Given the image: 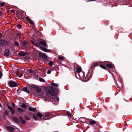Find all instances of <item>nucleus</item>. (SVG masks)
I'll return each mask as SVG.
<instances>
[{
	"label": "nucleus",
	"instance_id": "obj_13",
	"mask_svg": "<svg viewBox=\"0 0 132 132\" xmlns=\"http://www.w3.org/2000/svg\"><path fill=\"white\" fill-rule=\"evenodd\" d=\"M19 118L16 117H14L13 118V120L14 121L17 123H20V120Z\"/></svg>",
	"mask_w": 132,
	"mask_h": 132
},
{
	"label": "nucleus",
	"instance_id": "obj_18",
	"mask_svg": "<svg viewBox=\"0 0 132 132\" xmlns=\"http://www.w3.org/2000/svg\"><path fill=\"white\" fill-rule=\"evenodd\" d=\"M24 118L25 119L27 120H29L31 119V117L30 116H27L25 115L24 116Z\"/></svg>",
	"mask_w": 132,
	"mask_h": 132
},
{
	"label": "nucleus",
	"instance_id": "obj_8",
	"mask_svg": "<svg viewBox=\"0 0 132 132\" xmlns=\"http://www.w3.org/2000/svg\"><path fill=\"white\" fill-rule=\"evenodd\" d=\"M8 108L10 110V111L12 114H13L15 113V111L14 109L11 106H8Z\"/></svg>",
	"mask_w": 132,
	"mask_h": 132
},
{
	"label": "nucleus",
	"instance_id": "obj_31",
	"mask_svg": "<svg viewBox=\"0 0 132 132\" xmlns=\"http://www.w3.org/2000/svg\"><path fill=\"white\" fill-rule=\"evenodd\" d=\"M39 80L40 82H45V80L43 79V78H39Z\"/></svg>",
	"mask_w": 132,
	"mask_h": 132
},
{
	"label": "nucleus",
	"instance_id": "obj_7",
	"mask_svg": "<svg viewBox=\"0 0 132 132\" xmlns=\"http://www.w3.org/2000/svg\"><path fill=\"white\" fill-rule=\"evenodd\" d=\"M89 121V123L90 125H93L95 124L96 122V121L94 120H93L92 119H87Z\"/></svg>",
	"mask_w": 132,
	"mask_h": 132
},
{
	"label": "nucleus",
	"instance_id": "obj_55",
	"mask_svg": "<svg viewBox=\"0 0 132 132\" xmlns=\"http://www.w3.org/2000/svg\"><path fill=\"white\" fill-rule=\"evenodd\" d=\"M44 119H45V120H46L47 119H46V118H45Z\"/></svg>",
	"mask_w": 132,
	"mask_h": 132
},
{
	"label": "nucleus",
	"instance_id": "obj_30",
	"mask_svg": "<svg viewBox=\"0 0 132 132\" xmlns=\"http://www.w3.org/2000/svg\"><path fill=\"white\" fill-rule=\"evenodd\" d=\"M100 67L102 69H106L105 67L102 64H101L100 65Z\"/></svg>",
	"mask_w": 132,
	"mask_h": 132
},
{
	"label": "nucleus",
	"instance_id": "obj_47",
	"mask_svg": "<svg viewBox=\"0 0 132 132\" xmlns=\"http://www.w3.org/2000/svg\"><path fill=\"white\" fill-rule=\"evenodd\" d=\"M16 74L17 75H20V73L19 72L17 71L16 72Z\"/></svg>",
	"mask_w": 132,
	"mask_h": 132
},
{
	"label": "nucleus",
	"instance_id": "obj_27",
	"mask_svg": "<svg viewBox=\"0 0 132 132\" xmlns=\"http://www.w3.org/2000/svg\"><path fill=\"white\" fill-rule=\"evenodd\" d=\"M66 114H67V115L70 118H71L72 114L70 112L67 111L66 112Z\"/></svg>",
	"mask_w": 132,
	"mask_h": 132
},
{
	"label": "nucleus",
	"instance_id": "obj_46",
	"mask_svg": "<svg viewBox=\"0 0 132 132\" xmlns=\"http://www.w3.org/2000/svg\"><path fill=\"white\" fill-rule=\"evenodd\" d=\"M26 20H27L28 21L30 19L29 18L27 17H26Z\"/></svg>",
	"mask_w": 132,
	"mask_h": 132
},
{
	"label": "nucleus",
	"instance_id": "obj_50",
	"mask_svg": "<svg viewBox=\"0 0 132 132\" xmlns=\"http://www.w3.org/2000/svg\"><path fill=\"white\" fill-rule=\"evenodd\" d=\"M31 42L32 43L33 45H34V43L35 42L33 41H31Z\"/></svg>",
	"mask_w": 132,
	"mask_h": 132
},
{
	"label": "nucleus",
	"instance_id": "obj_44",
	"mask_svg": "<svg viewBox=\"0 0 132 132\" xmlns=\"http://www.w3.org/2000/svg\"><path fill=\"white\" fill-rule=\"evenodd\" d=\"M3 74L1 71L0 70V78H1Z\"/></svg>",
	"mask_w": 132,
	"mask_h": 132
},
{
	"label": "nucleus",
	"instance_id": "obj_17",
	"mask_svg": "<svg viewBox=\"0 0 132 132\" xmlns=\"http://www.w3.org/2000/svg\"><path fill=\"white\" fill-rule=\"evenodd\" d=\"M28 109L29 111H32L33 112H35L37 111L36 108H33L31 107H29Z\"/></svg>",
	"mask_w": 132,
	"mask_h": 132
},
{
	"label": "nucleus",
	"instance_id": "obj_45",
	"mask_svg": "<svg viewBox=\"0 0 132 132\" xmlns=\"http://www.w3.org/2000/svg\"><path fill=\"white\" fill-rule=\"evenodd\" d=\"M11 104L12 106L13 107L15 108V104L13 102H12V103H11Z\"/></svg>",
	"mask_w": 132,
	"mask_h": 132
},
{
	"label": "nucleus",
	"instance_id": "obj_34",
	"mask_svg": "<svg viewBox=\"0 0 132 132\" xmlns=\"http://www.w3.org/2000/svg\"><path fill=\"white\" fill-rule=\"evenodd\" d=\"M48 64L51 66H52L53 65V63L52 61H50L48 63Z\"/></svg>",
	"mask_w": 132,
	"mask_h": 132
},
{
	"label": "nucleus",
	"instance_id": "obj_6",
	"mask_svg": "<svg viewBox=\"0 0 132 132\" xmlns=\"http://www.w3.org/2000/svg\"><path fill=\"white\" fill-rule=\"evenodd\" d=\"M6 128L9 131L11 132H13L15 129V127L13 126L7 127Z\"/></svg>",
	"mask_w": 132,
	"mask_h": 132
},
{
	"label": "nucleus",
	"instance_id": "obj_35",
	"mask_svg": "<svg viewBox=\"0 0 132 132\" xmlns=\"http://www.w3.org/2000/svg\"><path fill=\"white\" fill-rule=\"evenodd\" d=\"M21 25L19 24H18L17 25V27L19 29H21Z\"/></svg>",
	"mask_w": 132,
	"mask_h": 132
},
{
	"label": "nucleus",
	"instance_id": "obj_57",
	"mask_svg": "<svg viewBox=\"0 0 132 132\" xmlns=\"http://www.w3.org/2000/svg\"><path fill=\"white\" fill-rule=\"evenodd\" d=\"M45 101H46V99H45Z\"/></svg>",
	"mask_w": 132,
	"mask_h": 132
},
{
	"label": "nucleus",
	"instance_id": "obj_59",
	"mask_svg": "<svg viewBox=\"0 0 132 132\" xmlns=\"http://www.w3.org/2000/svg\"><path fill=\"white\" fill-rule=\"evenodd\" d=\"M5 92V91H4V92H4V93Z\"/></svg>",
	"mask_w": 132,
	"mask_h": 132
},
{
	"label": "nucleus",
	"instance_id": "obj_9",
	"mask_svg": "<svg viewBox=\"0 0 132 132\" xmlns=\"http://www.w3.org/2000/svg\"><path fill=\"white\" fill-rule=\"evenodd\" d=\"M4 55L6 56H9L10 55V52L8 49H6L4 52Z\"/></svg>",
	"mask_w": 132,
	"mask_h": 132
},
{
	"label": "nucleus",
	"instance_id": "obj_41",
	"mask_svg": "<svg viewBox=\"0 0 132 132\" xmlns=\"http://www.w3.org/2000/svg\"><path fill=\"white\" fill-rule=\"evenodd\" d=\"M28 71L30 73H32L33 72V70L32 69H28Z\"/></svg>",
	"mask_w": 132,
	"mask_h": 132
},
{
	"label": "nucleus",
	"instance_id": "obj_28",
	"mask_svg": "<svg viewBox=\"0 0 132 132\" xmlns=\"http://www.w3.org/2000/svg\"><path fill=\"white\" fill-rule=\"evenodd\" d=\"M16 35L17 36V37H19L20 38H22V35L20 33H17L16 34Z\"/></svg>",
	"mask_w": 132,
	"mask_h": 132
},
{
	"label": "nucleus",
	"instance_id": "obj_11",
	"mask_svg": "<svg viewBox=\"0 0 132 132\" xmlns=\"http://www.w3.org/2000/svg\"><path fill=\"white\" fill-rule=\"evenodd\" d=\"M20 121V123L23 124H25L26 123V121L23 119L22 117L21 116H20L19 117Z\"/></svg>",
	"mask_w": 132,
	"mask_h": 132
},
{
	"label": "nucleus",
	"instance_id": "obj_33",
	"mask_svg": "<svg viewBox=\"0 0 132 132\" xmlns=\"http://www.w3.org/2000/svg\"><path fill=\"white\" fill-rule=\"evenodd\" d=\"M5 5V3L4 2H2L0 3V6L1 7H3Z\"/></svg>",
	"mask_w": 132,
	"mask_h": 132
},
{
	"label": "nucleus",
	"instance_id": "obj_40",
	"mask_svg": "<svg viewBox=\"0 0 132 132\" xmlns=\"http://www.w3.org/2000/svg\"><path fill=\"white\" fill-rule=\"evenodd\" d=\"M50 115V113H47L45 115V117H47L48 116H49Z\"/></svg>",
	"mask_w": 132,
	"mask_h": 132
},
{
	"label": "nucleus",
	"instance_id": "obj_58",
	"mask_svg": "<svg viewBox=\"0 0 132 132\" xmlns=\"http://www.w3.org/2000/svg\"><path fill=\"white\" fill-rule=\"evenodd\" d=\"M29 116H30V114H29Z\"/></svg>",
	"mask_w": 132,
	"mask_h": 132
},
{
	"label": "nucleus",
	"instance_id": "obj_20",
	"mask_svg": "<svg viewBox=\"0 0 132 132\" xmlns=\"http://www.w3.org/2000/svg\"><path fill=\"white\" fill-rule=\"evenodd\" d=\"M81 69L80 66H79V67H77V68L76 71L78 73H80L81 71Z\"/></svg>",
	"mask_w": 132,
	"mask_h": 132
},
{
	"label": "nucleus",
	"instance_id": "obj_29",
	"mask_svg": "<svg viewBox=\"0 0 132 132\" xmlns=\"http://www.w3.org/2000/svg\"><path fill=\"white\" fill-rule=\"evenodd\" d=\"M27 87H24L22 88V90L28 93V91L27 90Z\"/></svg>",
	"mask_w": 132,
	"mask_h": 132
},
{
	"label": "nucleus",
	"instance_id": "obj_19",
	"mask_svg": "<svg viewBox=\"0 0 132 132\" xmlns=\"http://www.w3.org/2000/svg\"><path fill=\"white\" fill-rule=\"evenodd\" d=\"M40 43L42 45H43L44 47H46L47 46L46 42L44 41H40Z\"/></svg>",
	"mask_w": 132,
	"mask_h": 132
},
{
	"label": "nucleus",
	"instance_id": "obj_12",
	"mask_svg": "<svg viewBox=\"0 0 132 132\" xmlns=\"http://www.w3.org/2000/svg\"><path fill=\"white\" fill-rule=\"evenodd\" d=\"M39 55L40 57L44 59H46L47 58V56L43 53H40L39 54Z\"/></svg>",
	"mask_w": 132,
	"mask_h": 132
},
{
	"label": "nucleus",
	"instance_id": "obj_37",
	"mask_svg": "<svg viewBox=\"0 0 132 132\" xmlns=\"http://www.w3.org/2000/svg\"><path fill=\"white\" fill-rule=\"evenodd\" d=\"M59 60H63L64 59L63 57L62 56H59L58 57Z\"/></svg>",
	"mask_w": 132,
	"mask_h": 132
},
{
	"label": "nucleus",
	"instance_id": "obj_51",
	"mask_svg": "<svg viewBox=\"0 0 132 132\" xmlns=\"http://www.w3.org/2000/svg\"><path fill=\"white\" fill-rule=\"evenodd\" d=\"M23 14L22 13V15H20V18H22L23 17Z\"/></svg>",
	"mask_w": 132,
	"mask_h": 132
},
{
	"label": "nucleus",
	"instance_id": "obj_56",
	"mask_svg": "<svg viewBox=\"0 0 132 132\" xmlns=\"http://www.w3.org/2000/svg\"><path fill=\"white\" fill-rule=\"evenodd\" d=\"M14 11V10H12V11Z\"/></svg>",
	"mask_w": 132,
	"mask_h": 132
},
{
	"label": "nucleus",
	"instance_id": "obj_54",
	"mask_svg": "<svg viewBox=\"0 0 132 132\" xmlns=\"http://www.w3.org/2000/svg\"><path fill=\"white\" fill-rule=\"evenodd\" d=\"M2 12L1 11H0V16L2 15Z\"/></svg>",
	"mask_w": 132,
	"mask_h": 132
},
{
	"label": "nucleus",
	"instance_id": "obj_4",
	"mask_svg": "<svg viewBox=\"0 0 132 132\" xmlns=\"http://www.w3.org/2000/svg\"><path fill=\"white\" fill-rule=\"evenodd\" d=\"M46 97L48 98V99L51 101H55L56 100L59 101V98L56 97V96L51 97L49 96V95L48 94L46 95Z\"/></svg>",
	"mask_w": 132,
	"mask_h": 132
},
{
	"label": "nucleus",
	"instance_id": "obj_39",
	"mask_svg": "<svg viewBox=\"0 0 132 132\" xmlns=\"http://www.w3.org/2000/svg\"><path fill=\"white\" fill-rule=\"evenodd\" d=\"M34 45L36 46H39V44H38L36 42H35L34 43Z\"/></svg>",
	"mask_w": 132,
	"mask_h": 132
},
{
	"label": "nucleus",
	"instance_id": "obj_23",
	"mask_svg": "<svg viewBox=\"0 0 132 132\" xmlns=\"http://www.w3.org/2000/svg\"><path fill=\"white\" fill-rule=\"evenodd\" d=\"M32 114H33V118L34 120H37L38 119V117L37 115H35L34 113H32Z\"/></svg>",
	"mask_w": 132,
	"mask_h": 132
},
{
	"label": "nucleus",
	"instance_id": "obj_43",
	"mask_svg": "<svg viewBox=\"0 0 132 132\" xmlns=\"http://www.w3.org/2000/svg\"><path fill=\"white\" fill-rule=\"evenodd\" d=\"M40 48H41V49L42 50L44 51L45 50L46 48H45L42 46L40 47Z\"/></svg>",
	"mask_w": 132,
	"mask_h": 132
},
{
	"label": "nucleus",
	"instance_id": "obj_24",
	"mask_svg": "<svg viewBox=\"0 0 132 132\" xmlns=\"http://www.w3.org/2000/svg\"><path fill=\"white\" fill-rule=\"evenodd\" d=\"M21 107L23 109H25L27 107L26 105L24 103H23L21 105Z\"/></svg>",
	"mask_w": 132,
	"mask_h": 132
},
{
	"label": "nucleus",
	"instance_id": "obj_26",
	"mask_svg": "<svg viewBox=\"0 0 132 132\" xmlns=\"http://www.w3.org/2000/svg\"><path fill=\"white\" fill-rule=\"evenodd\" d=\"M14 44L15 46H18L19 45V43L17 41H15L14 42Z\"/></svg>",
	"mask_w": 132,
	"mask_h": 132
},
{
	"label": "nucleus",
	"instance_id": "obj_48",
	"mask_svg": "<svg viewBox=\"0 0 132 132\" xmlns=\"http://www.w3.org/2000/svg\"><path fill=\"white\" fill-rule=\"evenodd\" d=\"M2 37V35L0 33V39H1Z\"/></svg>",
	"mask_w": 132,
	"mask_h": 132
},
{
	"label": "nucleus",
	"instance_id": "obj_21",
	"mask_svg": "<svg viewBox=\"0 0 132 132\" xmlns=\"http://www.w3.org/2000/svg\"><path fill=\"white\" fill-rule=\"evenodd\" d=\"M22 45L24 46H26L28 45V43L25 40H23L22 42Z\"/></svg>",
	"mask_w": 132,
	"mask_h": 132
},
{
	"label": "nucleus",
	"instance_id": "obj_42",
	"mask_svg": "<svg viewBox=\"0 0 132 132\" xmlns=\"http://www.w3.org/2000/svg\"><path fill=\"white\" fill-rule=\"evenodd\" d=\"M51 70H48L47 72V73L48 74H49L51 73Z\"/></svg>",
	"mask_w": 132,
	"mask_h": 132
},
{
	"label": "nucleus",
	"instance_id": "obj_49",
	"mask_svg": "<svg viewBox=\"0 0 132 132\" xmlns=\"http://www.w3.org/2000/svg\"><path fill=\"white\" fill-rule=\"evenodd\" d=\"M5 114L6 115H7L8 114V113L7 111H6L5 112Z\"/></svg>",
	"mask_w": 132,
	"mask_h": 132
},
{
	"label": "nucleus",
	"instance_id": "obj_2",
	"mask_svg": "<svg viewBox=\"0 0 132 132\" xmlns=\"http://www.w3.org/2000/svg\"><path fill=\"white\" fill-rule=\"evenodd\" d=\"M8 41L6 39H0V46H7L9 44Z\"/></svg>",
	"mask_w": 132,
	"mask_h": 132
},
{
	"label": "nucleus",
	"instance_id": "obj_1",
	"mask_svg": "<svg viewBox=\"0 0 132 132\" xmlns=\"http://www.w3.org/2000/svg\"><path fill=\"white\" fill-rule=\"evenodd\" d=\"M58 91L59 89L57 88L53 87H50L48 89L49 94L53 96H56V94L55 92H58Z\"/></svg>",
	"mask_w": 132,
	"mask_h": 132
},
{
	"label": "nucleus",
	"instance_id": "obj_52",
	"mask_svg": "<svg viewBox=\"0 0 132 132\" xmlns=\"http://www.w3.org/2000/svg\"><path fill=\"white\" fill-rule=\"evenodd\" d=\"M23 73H22L20 75V77H21L22 76H23Z\"/></svg>",
	"mask_w": 132,
	"mask_h": 132
},
{
	"label": "nucleus",
	"instance_id": "obj_53",
	"mask_svg": "<svg viewBox=\"0 0 132 132\" xmlns=\"http://www.w3.org/2000/svg\"><path fill=\"white\" fill-rule=\"evenodd\" d=\"M35 31L36 32V31H37V29L36 28H35Z\"/></svg>",
	"mask_w": 132,
	"mask_h": 132
},
{
	"label": "nucleus",
	"instance_id": "obj_60",
	"mask_svg": "<svg viewBox=\"0 0 132 132\" xmlns=\"http://www.w3.org/2000/svg\"><path fill=\"white\" fill-rule=\"evenodd\" d=\"M52 70H53V69H52Z\"/></svg>",
	"mask_w": 132,
	"mask_h": 132
},
{
	"label": "nucleus",
	"instance_id": "obj_38",
	"mask_svg": "<svg viewBox=\"0 0 132 132\" xmlns=\"http://www.w3.org/2000/svg\"><path fill=\"white\" fill-rule=\"evenodd\" d=\"M28 21L30 24L32 25L34 24V23L31 19H30Z\"/></svg>",
	"mask_w": 132,
	"mask_h": 132
},
{
	"label": "nucleus",
	"instance_id": "obj_22",
	"mask_svg": "<svg viewBox=\"0 0 132 132\" xmlns=\"http://www.w3.org/2000/svg\"><path fill=\"white\" fill-rule=\"evenodd\" d=\"M18 55L20 56H26V54L23 52H20L18 53Z\"/></svg>",
	"mask_w": 132,
	"mask_h": 132
},
{
	"label": "nucleus",
	"instance_id": "obj_25",
	"mask_svg": "<svg viewBox=\"0 0 132 132\" xmlns=\"http://www.w3.org/2000/svg\"><path fill=\"white\" fill-rule=\"evenodd\" d=\"M37 115L40 118H41L43 116L42 114L40 112H38L37 113Z\"/></svg>",
	"mask_w": 132,
	"mask_h": 132
},
{
	"label": "nucleus",
	"instance_id": "obj_16",
	"mask_svg": "<svg viewBox=\"0 0 132 132\" xmlns=\"http://www.w3.org/2000/svg\"><path fill=\"white\" fill-rule=\"evenodd\" d=\"M113 64L112 65L110 63H108L107 62L106 63V66L109 68H113Z\"/></svg>",
	"mask_w": 132,
	"mask_h": 132
},
{
	"label": "nucleus",
	"instance_id": "obj_32",
	"mask_svg": "<svg viewBox=\"0 0 132 132\" xmlns=\"http://www.w3.org/2000/svg\"><path fill=\"white\" fill-rule=\"evenodd\" d=\"M51 85L52 86H55L56 87H57L58 86V85L57 84L54 83H52L51 84Z\"/></svg>",
	"mask_w": 132,
	"mask_h": 132
},
{
	"label": "nucleus",
	"instance_id": "obj_14",
	"mask_svg": "<svg viewBox=\"0 0 132 132\" xmlns=\"http://www.w3.org/2000/svg\"><path fill=\"white\" fill-rule=\"evenodd\" d=\"M22 15V12L20 11H18L16 13V16L19 18H20V15Z\"/></svg>",
	"mask_w": 132,
	"mask_h": 132
},
{
	"label": "nucleus",
	"instance_id": "obj_5",
	"mask_svg": "<svg viewBox=\"0 0 132 132\" xmlns=\"http://www.w3.org/2000/svg\"><path fill=\"white\" fill-rule=\"evenodd\" d=\"M31 87L32 88H34L36 92L38 93H40L42 91L41 88L38 86L34 85H32L31 86Z\"/></svg>",
	"mask_w": 132,
	"mask_h": 132
},
{
	"label": "nucleus",
	"instance_id": "obj_3",
	"mask_svg": "<svg viewBox=\"0 0 132 132\" xmlns=\"http://www.w3.org/2000/svg\"><path fill=\"white\" fill-rule=\"evenodd\" d=\"M9 85L11 87H16L17 86V83L13 81H10L8 82Z\"/></svg>",
	"mask_w": 132,
	"mask_h": 132
},
{
	"label": "nucleus",
	"instance_id": "obj_10",
	"mask_svg": "<svg viewBox=\"0 0 132 132\" xmlns=\"http://www.w3.org/2000/svg\"><path fill=\"white\" fill-rule=\"evenodd\" d=\"M99 65L98 63L95 62L93 63L92 65L91 66V68L92 69H94L95 68V66H98Z\"/></svg>",
	"mask_w": 132,
	"mask_h": 132
},
{
	"label": "nucleus",
	"instance_id": "obj_15",
	"mask_svg": "<svg viewBox=\"0 0 132 132\" xmlns=\"http://www.w3.org/2000/svg\"><path fill=\"white\" fill-rule=\"evenodd\" d=\"M17 111L19 113V114L22 113L24 111V109H22L20 108H19L17 109Z\"/></svg>",
	"mask_w": 132,
	"mask_h": 132
},
{
	"label": "nucleus",
	"instance_id": "obj_36",
	"mask_svg": "<svg viewBox=\"0 0 132 132\" xmlns=\"http://www.w3.org/2000/svg\"><path fill=\"white\" fill-rule=\"evenodd\" d=\"M44 52H51V51L49 49H47V48H45V51H44Z\"/></svg>",
	"mask_w": 132,
	"mask_h": 132
}]
</instances>
